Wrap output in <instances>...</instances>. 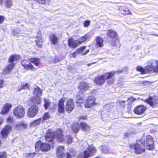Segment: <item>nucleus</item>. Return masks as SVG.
<instances>
[{
    "instance_id": "obj_43",
    "label": "nucleus",
    "mask_w": 158,
    "mask_h": 158,
    "mask_svg": "<svg viewBox=\"0 0 158 158\" xmlns=\"http://www.w3.org/2000/svg\"><path fill=\"white\" fill-rule=\"evenodd\" d=\"M80 98L78 96H77V98L78 100H77L76 102L77 103H82L83 101V99L81 97H80Z\"/></svg>"
},
{
    "instance_id": "obj_62",
    "label": "nucleus",
    "mask_w": 158,
    "mask_h": 158,
    "mask_svg": "<svg viewBox=\"0 0 158 158\" xmlns=\"http://www.w3.org/2000/svg\"><path fill=\"white\" fill-rule=\"evenodd\" d=\"M89 49H88V50H87L86 51V52H87L88 53L89 52Z\"/></svg>"
},
{
    "instance_id": "obj_56",
    "label": "nucleus",
    "mask_w": 158,
    "mask_h": 158,
    "mask_svg": "<svg viewBox=\"0 0 158 158\" xmlns=\"http://www.w3.org/2000/svg\"><path fill=\"white\" fill-rule=\"evenodd\" d=\"M72 156L69 153H68L67 154L66 158H71Z\"/></svg>"
},
{
    "instance_id": "obj_61",
    "label": "nucleus",
    "mask_w": 158,
    "mask_h": 158,
    "mask_svg": "<svg viewBox=\"0 0 158 158\" xmlns=\"http://www.w3.org/2000/svg\"><path fill=\"white\" fill-rule=\"evenodd\" d=\"M89 49H88V50H87L86 51V52H87L88 53L89 52Z\"/></svg>"
},
{
    "instance_id": "obj_23",
    "label": "nucleus",
    "mask_w": 158,
    "mask_h": 158,
    "mask_svg": "<svg viewBox=\"0 0 158 158\" xmlns=\"http://www.w3.org/2000/svg\"><path fill=\"white\" fill-rule=\"evenodd\" d=\"M42 93V90L38 86L36 85H34L33 88V94L35 95V96H39L41 95Z\"/></svg>"
},
{
    "instance_id": "obj_58",
    "label": "nucleus",
    "mask_w": 158,
    "mask_h": 158,
    "mask_svg": "<svg viewBox=\"0 0 158 158\" xmlns=\"http://www.w3.org/2000/svg\"><path fill=\"white\" fill-rule=\"evenodd\" d=\"M3 121V118H2L0 117V125L2 123Z\"/></svg>"
},
{
    "instance_id": "obj_59",
    "label": "nucleus",
    "mask_w": 158,
    "mask_h": 158,
    "mask_svg": "<svg viewBox=\"0 0 158 158\" xmlns=\"http://www.w3.org/2000/svg\"><path fill=\"white\" fill-rule=\"evenodd\" d=\"M72 56L73 57H76V53H74L73 54H72Z\"/></svg>"
},
{
    "instance_id": "obj_36",
    "label": "nucleus",
    "mask_w": 158,
    "mask_h": 158,
    "mask_svg": "<svg viewBox=\"0 0 158 158\" xmlns=\"http://www.w3.org/2000/svg\"><path fill=\"white\" fill-rule=\"evenodd\" d=\"M88 37V35H87L86 34L84 36H83L81 39H80L79 40H78L79 41V42L80 44H81L83 42H85L87 39Z\"/></svg>"
},
{
    "instance_id": "obj_33",
    "label": "nucleus",
    "mask_w": 158,
    "mask_h": 158,
    "mask_svg": "<svg viewBox=\"0 0 158 158\" xmlns=\"http://www.w3.org/2000/svg\"><path fill=\"white\" fill-rule=\"evenodd\" d=\"M29 87V85L27 83H25V85H22L19 86L17 88V91H19L23 89H27Z\"/></svg>"
},
{
    "instance_id": "obj_14",
    "label": "nucleus",
    "mask_w": 158,
    "mask_h": 158,
    "mask_svg": "<svg viewBox=\"0 0 158 158\" xmlns=\"http://www.w3.org/2000/svg\"><path fill=\"white\" fill-rule=\"evenodd\" d=\"M12 127L10 125H6L1 131V135L2 137L6 138L11 131Z\"/></svg>"
},
{
    "instance_id": "obj_37",
    "label": "nucleus",
    "mask_w": 158,
    "mask_h": 158,
    "mask_svg": "<svg viewBox=\"0 0 158 158\" xmlns=\"http://www.w3.org/2000/svg\"><path fill=\"white\" fill-rule=\"evenodd\" d=\"M41 40H42L38 39H36L35 40L36 45L40 48L41 47L43 44Z\"/></svg>"
},
{
    "instance_id": "obj_18",
    "label": "nucleus",
    "mask_w": 158,
    "mask_h": 158,
    "mask_svg": "<svg viewBox=\"0 0 158 158\" xmlns=\"http://www.w3.org/2000/svg\"><path fill=\"white\" fill-rule=\"evenodd\" d=\"M146 108L143 105L139 106L136 107L134 110L135 113L138 114H141L144 113Z\"/></svg>"
},
{
    "instance_id": "obj_57",
    "label": "nucleus",
    "mask_w": 158,
    "mask_h": 158,
    "mask_svg": "<svg viewBox=\"0 0 158 158\" xmlns=\"http://www.w3.org/2000/svg\"><path fill=\"white\" fill-rule=\"evenodd\" d=\"M4 3V0H0V5L2 6Z\"/></svg>"
},
{
    "instance_id": "obj_7",
    "label": "nucleus",
    "mask_w": 158,
    "mask_h": 158,
    "mask_svg": "<svg viewBox=\"0 0 158 158\" xmlns=\"http://www.w3.org/2000/svg\"><path fill=\"white\" fill-rule=\"evenodd\" d=\"M35 151L38 152L39 149L43 152H46L49 150L50 146L48 143H42L41 141L37 142L35 146Z\"/></svg>"
},
{
    "instance_id": "obj_50",
    "label": "nucleus",
    "mask_w": 158,
    "mask_h": 158,
    "mask_svg": "<svg viewBox=\"0 0 158 158\" xmlns=\"http://www.w3.org/2000/svg\"><path fill=\"white\" fill-rule=\"evenodd\" d=\"M39 3L44 4L46 1V0H35Z\"/></svg>"
},
{
    "instance_id": "obj_2",
    "label": "nucleus",
    "mask_w": 158,
    "mask_h": 158,
    "mask_svg": "<svg viewBox=\"0 0 158 158\" xmlns=\"http://www.w3.org/2000/svg\"><path fill=\"white\" fill-rule=\"evenodd\" d=\"M118 72V71H112L104 73L101 75H98L95 77L94 81L98 85H102L106 80L113 77L115 74Z\"/></svg>"
},
{
    "instance_id": "obj_38",
    "label": "nucleus",
    "mask_w": 158,
    "mask_h": 158,
    "mask_svg": "<svg viewBox=\"0 0 158 158\" xmlns=\"http://www.w3.org/2000/svg\"><path fill=\"white\" fill-rule=\"evenodd\" d=\"M50 117V116L48 112L45 113L44 114L43 118L42 119V122L44 120H46Z\"/></svg>"
},
{
    "instance_id": "obj_31",
    "label": "nucleus",
    "mask_w": 158,
    "mask_h": 158,
    "mask_svg": "<svg viewBox=\"0 0 158 158\" xmlns=\"http://www.w3.org/2000/svg\"><path fill=\"white\" fill-rule=\"evenodd\" d=\"M41 122H42V119L41 118H39L31 123L30 126L31 127L36 126L39 125Z\"/></svg>"
},
{
    "instance_id": "obj_30",
    "label": "nucleus",
    "mask_w": 158,
    "mask_h": 158,
    "mask_svg": "<svg viewBox=\"0 0 158 158\" xmlns=\"http://www.w3.org/2000/svg\"><path fill=\"white\" fill-rule=\"evenodd\" d=\"M29 60L31 62L33 63L36 66H38L40 64V60L38 58H32Z\"/></svg>"
},
{
    "instance_id": "obj_40",
    "label": "nucleus",
    "mask_w": 158,
    "mask_h": 158,
    "mask_svg": "<svg viewBox=\"0 0 158 158\" xmlns=\"http://www.w3.org/2000/svg\"><path fill=\"white\" fill-rule=\"evenodd\" d=\"M107 80V82L108 84H112L114 82V80L112 78V77L108 78Z\"/></svg>"
},
{
    "instance_id": "obj_19",
    "label": "nucleus",
    "mask_w": 158,
    "mask_h": 158,
    "mask_svg": "<svg viewBox=\"0 0 158 158\" xmlns=\"http://www.w3.org/2000/svg\"><path fill=\"white\" fill-rule=\"evenodd\" d=\"M56 135V134H55ZM55 136V133L51 132L49 131H47L46 135L45 137V140L46 141L50 142H52Z\"/></svg>"
},
{
    "instance_id": "obj_32",
    "label": "nucleus",
    "mask_w": 158,
    "mask_h": 158,
    "mask_svg": "<svg viewBox=\"0 0 158 158\" xmlns=\"http://www.w3.org/2000/svg\"><path fill=\"white\" fill-rule=\"evenodd\" d=\"M3 4L6 7H10L13 5L12 1V0H4Z\"/></svg>"
},
{
    "instance_id": "obj_52",
    "label": "nucleus",
    "mask_w": 158,
    "mask_h": 158,
    "mask_svg": "<svg viewBox=\"0 0 158 158\" xmlns=\"http://www.w3.org/2000/svg\"><path fill=\"white\" fill-rule=\"evenodd\" d=\"M87 118V116H82L81 117L79 118V120H81L82 119H86Z\"/></svg>"
},
{
    "instance_id": "obj_17",
    "label": "nucleus",
    "mask_w": 158,
    "mask_h": 158,
    "mask_svg": "<svg viewBox=\"0 0 158 158\" xmlns=\"http://www.w3.org/2000/svg\"><path fill=\"white\" fill-rule=\"evenodd\" d=\"M64 147L62 146H58L56 149V154L59 158H62L65 154L64 153Z\"/></svg>"
},
{
    "instance_id": "obj_63",
    "label": "nucleus",
    "mask_w": 158,
    "mask_h": 158,
    "mask_svg": "<svg viewBox=\"0 0 158 158\" xmlns=\"http://www.w3.org/2000/svg\"><path fill=\"white\" fill-rule=\"evenodd\" d=\"M154 35V36H158V35H157V34H154V35Z\"/></svg>"
},
{
    "instance_id": "obj_16",
    "label": "nucleus",
    "mask_w": 158,
    "mask_h": 158,
    "mask_svg": "<svg viewBox=\"0 0 158 158\" xmlns=\"http://www.w3.org/2000/svg\"><path fill=\"white\" fill-rule=\"evenodd\" d=\"M74 102L72 99L67 100L65 109L67 111H71L74 108Z\"/></svg>"
},
{
    "instance_id": "obj_60",
    "label": "nucleus",
    "mask_w": 158,
    "mask_h": 158,
    "mask_svg": "<svg viewBox=\"0 0 158 158\" xmlns=\"http://www.w3.org/2000/svg\"><path fill=\"white\" fill-rule=\"evenodd\" d=\"M87 53L86 52V51H85V52L82 53V55H86Z\"/></svg>"
},
{
    "instance_id": "obj_11",
    "label": "nucleus",
    "mask_w": 158,
    "mask_h": 158,
    "mask_svg": "<svg viewBox=\"0 0 158 158\" xmlns=\"http://www.w3.org/2000/svg\"><path fill=\"white\" fill-rule=\"evenodd\" d=\"M38 112V107L36 106H32L28 110L27 115L30 118L34 117Z\"/></svg>"
},
{
    "instance_id": "obj_13",
    "label": "nucleus",
    "mask_w": 158,
    "mask_h": 158,
    "mask_svg": "<svg viewBox=\"0 0 158 158\" xmlns=\"http://www.w3.org/2000/svg\"><path fill=\"white\" fill-rule=\"evenodd\" d=\"M21 64L24 68L26 69L33 71L34 68L31 63L28 60H23L21 62Z\"/></svg>"
},
{
    "instance_id": "obj_47",
    "label": "nucleus",
    "mask_w": 158,
    "mask_h": 158,
    "mask_svg": "<svg viewBox=\"0 0 158 158\" xmlns=\"http://www.w3.org/2000/svg\"><path fill=\"white\" fill-rule=\"evenodd\" d=\"M7 122L9 123H11L13 122V118L10 117L7 119Z\"/></svg>"
},
{
    "instance_id": "obj_8",
    "label": "nucleus",
    "mask_w": 158,
    "mask_h": 158,
    "mask_svg": "<svg viewBox=\"0 0 158 158\" xmlns=\"http://www.w3.org/2000/svg\"><path fill=\"white\" fill-rule=\"evenodd\" d=\"M13 114L17 118H22L24 115L25 111L24 108L21 106H19L13 110Z\"/></svg>"
},
{
    "instance_id": "obj_1",
    "label": "nucleus",
    "mask_w": 158,
    "mask_h": 158,
    "mask_svg": "<svg viewBox=\"0 0 158 158\" xmlns=\"http://www.w3.org/2000/svg\"><path fill=\"white\" fill-rule=\"evenodd\" d=\"M137 71L141 72V74H145L151 72H158V61L152 60L148 63V65L143 68L140 66H137L136 68Z\"/></svg>"
},
{
    "instance_id": "obj_39",
    "label": "nucleus",
    "mask_w": 158,
    "mask_h": 158,
    "mask_svg": "<svg viewBox=\"0 0 158 158\" xmlns=\"http://www.w3.org/2000/svg\"><path fill=\"white\" fill-rule=\"evenodd\" d=\"M7 157L6 153L5 152H0V158H6Z\"/></svg>"
},
{
    "instance_id": "obj_26",
    "label": "nucleus",
    "mask_w": 158,
    "mask_h": 158,
    "mask_svg": "<svg viewBox=\"0 0 158 158\" xmlns=\"http://www.w3.org/2000/svg\"><path fill=\"white\" fill-rule=\"evenodd\" d=\"M32 104H33L32 106H36L37 105L40 104V98L39 96H35L32 98L31 100Z\"/></svg>"
},
{
    "instance_id": "obj_20",
    "label": "nucleus",
    "mask_w": 158,
    "mask_h": 158,
    "mask_svg": "<svg viewBox=\"0 0 158 158\" xmlns=\"http://www.w3.org/2000/svg\"><path fill=\"white\" fill-rule=\"evenodd\" d=\"M12 105L10 103L5 104L2 109L1 114H7L12 107Z\"/></svg>"
},
{
    "instance_id": "obj_53",
    "label": "nucleus",
    "mask_w": 158,
    "mask_h": 158,
    "mask_svg": "<svg viewBox=\"0 0 158 158\" xmlns=\"http://www.w3.org/2000/svg\"><path fill=\"white\" fill-rule=\"evenodd\" d=\"M24 124L23 123L20 122L16 125V127L18 128L19 126H23L24 125Z\"/></svg>"
},
{
    "instance_id": "obj_64",
    "label": "nucleus",
    "mask_w": 158,
    "mask_h": 158,
    "mask_svg": "<svg viewBox=\"0 0 158 158\" xmlns=\"http://www.w3.org/2000/svg\"><path fill=\"white\" fill-rule=\"evenodd\" d=\"M91 64H88V65L89 66V65H91Z\"/></svg>"
},
{
    "instance_id": "obj_29",
    "label": "nucleus",
    "mask_w": 158,
    "mask_h": 158,
    "mask_svg": "<svg viewBox=\"0 0 158 158\" xmlns=\"http://www.w3.org/2000/svg\"><path fill=\"white\" fill-rule=\"evenodd\" d=\"M72 128L73 131L75 133H77L79 129V125L77 123H74L72 126Z\"/></svg>"
},
{
    "instance_id": "obj_48",
    "label": "nucleus",
    "mask_w": 158,
    "mask_h": 158,
    "mask_svg": "<svg viewBox=\"0 0 158 158\" xmlns=\"http://www.w3.org/2000/svg\"><path fill=\"white\" fill-rule=\"evenodd\" d=\"M135 99H134L132 97H130L128 98L127 101H128L129 102L131 103V102L134 101Z\"/></svg>"
},
{
    "instance_id": "obj_54",
    "label": "nucleus",
    "mask_w": 158,
    "mask_h": 158,
    "mask_svg": "<svg viewBox=\"0 0 158 158\" xmlns=\"http://www.w3.org/2000/svg\"><path fill=\"white\" fill-rule=\"evenodd\" d=\"M13 34L14 35L17 37L19 35H18V33L16 32L15 31H14L13 32Z\"/></svg>"
},
{
    "instance_id": "obj_46",
    "label": "nucleus",
    "mask_w": 158,
    "mask_h": 158,
    "mask_svg": "<svg viewBox=\"0 0 158 158\" xmlns=\"http://www.w3.org/2000/svg\"><path fill=\"white\" fill-rule=\"evenodd\" d=\"M53 61L55 62H57L60 61V60L58 59L56 56H54L53 58Z\"/></svg>"
},
{
    "instance_id": "obj_21",
    "label": "nucleus",
    "mask_w": 158,
    "mask_h": 158,
    "mask_svg": "<svg viewBox=\"0 0 158 158\" xmlns=\"http://www.w3.org/2000/svg\"><path fill=\"white\" fill-rule=\"evenodd\" d=\"M68 44L69 46L73 48H76L80 45L78 40H74L72 38H70L69 40Z\"/></svg>"
},
{
    "instance_id": "obj_5",
    "label": "nucleus",
    "mask_w": 158,
    "mask_h": 158,
    "mask_svg": "<svg viewBox=\"0 0 158 158\" xmlns=\"http://www.w3.org/2000/svg\"><path fill=\"white\" fill-rule=\"evenodd\" d=\"M144 139H141L137 141L135 145L130 146L131 149H134L135 152L136 154H140L145 151V144L144 143Z\"/></svg>"
},
{
    "instance_id": "obj_28",
    "label": "nucleus",
    "mask_w": 158,
    "mask_h": 158,
    "mask_svg": "<svg viewBox=\"0 0 158 158\" xmlns=\"http://www.w3.org/2000/svg\"><path fill=\"white\" fill-rule=\"evenodd\" d=\"M96 46L99 47H102L103 46V40L102 38L99 37H97L96 38Z\"/></svg>"
},
{
    "instance_id": "obj_9",
    "label": "nucleus",
    "mask_w": 158,
    "mask_h": 158,
    "mask_svg": "<svg viewBox=\"0 0 158 158\" xmlns=\"http://www.w3.org/2000/svg\"><path fill=\"white\" fill-rule=\"evenodd\" d=\"M144 143L146 144V146L147 149L152 150L154 148V141L152 136L148 135L147 136L145 142H144Z\"/></svg>"
},
{
    "instance_id": "obj_35",
    "label": "nucleus",
    "mask_w": 158,
    "mask_h": 158,
    "mask_svg": "<svg viewBox=\"0 0 158 158\" xmlns=\"http://www.w3.org/2000/svg\"><path fill=\"white\" fill-rule=\"evenodd\" d=\"M81 126L82 129L85 131L88 130L89 128V126L85 123H81Z\"/></svg>"
},
{
    "instance_id": "obj_45",
    "label": "nucleus",
    "mask_w": 158,
    "mask_h": 158,
    "mask_svg": "<svg viewBox=\"0 0 158 158\" xmlns=\"http://www.w3.org/2000/svg\"><path fill=\"white\" fill-rule=\"evenodd\" d=\"M90 21L89 20H87L85 22L84 26L85 27H88L89 25Z\"/></svg>"
},
{
    "instance_id": "obj_24",
    "label": "nucleus",
    "mask_w": 158,
    "mask_h": 158,
    "mask_svg": "<svg viewBox=\"0 0 158 158\" xmlns=\"http://www.w3.org/2000/svg\"><path fill=\"white\" fill-rule=\"evenodd\" d=\"M65 99L62 98L59 102L58 104V111L60 113H63L64 112V102Z\"/></svg>"
},
{
    "instance_id": "obj_10",
    "label": "nucleus",
    "mask_w": 158,
    "mask_h": 158,
    "mask_svg": "<svg viewBox=\"0 0 158 158\" xmlns=\"http://www.w3.org/2000/svg\"><path fill=\"white\" fill-rule=\"evenodd\" d=\"M108 35L111 39V44L112 45H116V40L118 38V35L115 31L109 30L107 33Z\"/></svg>"
},
{
    "instance_id": "obj_15",
    "label": "nucleus",
    "mask_w": 158,
    "mask_h": 158,
    "mask_svg": "<svg viewBox=\"0 0 158 158\" xmlns=\"http://www.w3.org/2000/svg\"><path fill=\"white\" fill-rule=\"evenodd\" d=\"M144 102L154 107L158 106V98H153L151 97H149V98L145 99Z\"/></svg>"
},
{
    "instance_id": "obj_49",
    "label": "nucleus",
    "mask_w": 158,
    "mask_h": 158,
    "mask_svg": "<svg viewBox=\"0 0 158 158\" xmlns=\"http://www.w3.org/2000/svg\"><path fill=\"white\" fill-rule=\"evenodd\" d=\"M36 39H38L42 40L41 38V33L40 32H38V33Z\"/></svg>"
},
{
    "instance_id": "obj_41",
    "label": "nucleus",
    "mask_w": 158,
    "mask_h": 158,
    "mask_svg": "<svg viewBox=\"0 0 158 158\" xmlns=\"http://www.w3.org/2000/svg\"><path fill=\"white\" fill-rule=\"evenodd\" d=\"M102 150L104 152L107 153L108 152V148L106 146H104L102 148Z\"/></svg>"
},
{
    "instance_id": "obj_34",
    "label": "nucleus",
    "mask_w": 158,
    "mask_h": 158,
    "mask_svg": "<svg viewBox=\"0 0 158 158\" xmlns=\"http://www.w3.org/2000/svg\"><path fill=\"white\" fill-rule=\"evenodd\" d=\"M44 106L45 109L48 108L49 106L51 104V102L50 100L48 99H44Z\"/></svg>"
},
{
    "instance_id": "obj_22",
    "label": "nucleus",
    "mask_w": 158,
    "mask_h": 158,
    "mask_svg": "<svg viewBox=\"0 0 158 158\" xmlns=\"http://www.w3.org/2000/svg\"><path fill=\"white\" fill-rule=\"evenodd\" d=\"M79 88L80 89V91L79 92V95L81 93H83L85 91L89 88L87 83L85 82H82L80 83V86Z\"/></svg>"
},
{
    "instance_id": "obj_27",
    "label": "nucleus",
    "mask_w": 158,
    "mask_h": 158,
    "mask_svg": "<svg viewBox=\"0 0 158 158\" xmlns=\"http://www.w3.org/2000/svg\"><path fill=\"white\" fill-rule=\"evenodd\" d=\"M50 38L53 44H56L58 42V38L54 34L52 33L51 34Z\"/></svg>"
},
{
    "instance_id": "obj_6",
    "label": "nucleus",
    "mask_w": 158,
    "mask_h": 158,
    "mask_svg": "<svg viewBox=\"0 0 158 158\" xmlns=\"http://www.w3.org/2000/svg\"><path fill=\"white\" fill-rule=\"evenodd\" d=\"M96 152V149L93 145L89 146L87 150L84 152V153H81L79 155L77 158H88L89 156L94 155Z\"/></svg>"
},
{
    "instance_id": "obj_3",
    "label": "nucleus",
    "mask_w": 158,
    "mask_h": 158,
    "mask_svg": "<svg viewBox=\"0 0 158 158\" xmlns=\"http://www.w3.org/2000/svg\"><path fill=\"white\" fill-rule=\"evenodd\" d=\"M62 131L61 129H57L56 132V138L59 142H64L68 144L72 143L73 138L70 135H68L64 137L62 134Z\"/></svg>"
},
{
    "instance_id": "obj_12",
    "label": "nucleus",
    "mask_w": 158,
    "mask_h": 158,
    "mask_svg": "<svg viewBox=\"0 0 158 158\" xmlns=\"http://www.w3.org/2000/svg\"><path fill=\"white\" fill-rule=\"evenodd\" d=\"M95 98L94 97L90 96L88 97L86 99L85 106L86 108H90L95 104Z\"/></svg>"
},
{
    "instance_id": "obj_55",
    "label": "nucleus",
    "mask_w": 158,
    "mask_h": 158,
    "mask_svg": "<svg viewBox=\"0 0 158 158\" xmlns=\"http://www.w3.org/2000/svg\"><path fill=\"white\" fill-rule=\"evenodd\" d=\"M3 81L2 80H0V88L2 87Z\"/></svg>"
},
{
    "instance_id": "obj_44",
    "label": "nucleus",
    "mask_w": 158,
    "mask_h": 158,
    "mask_svg": "<svg viewBox=\"0 0 158 158\" xmlns=\"http://www.w3.org/2000/svg\"><path fill=\"white\" fill-rule=\"evenodd\" d=\"M85 46L81 47L79 49H77L76 51L77 52H82L85 49Z\"/></svg>"
},
{
    "instance_id": "obj_4",
    "label": "nucleus",
    "mask_w": 158,
    "mask_h": 158,
    "mask_svg": "<svg viewBox=\"0 0 158 158\" xmlns=\"http://www.w3.org/2000/svg\"><path fill=\"white\" fill-rule=\"evenodd\" d=\"M20 58L19 56L16 55H14L11 56L8 60L9 62L10 63L3 70V73L4 74H6L9 73L13 69L15 63L14 62Z\"/></svg>"
},
{
    "instance_id": "obj_42",
    "label": "nucleus",
    "mask_w": 158,
    "mask_h": 158,
    "mask_svg": "<svg viewBox=\"0 0 158 158\" xmlns=\"http://www.w3.org/2000/svg\"><path fill=\"white\" fill-rule=\"evenodd\" d=\"M125 101H119L118 103L122 107H124L125 106Z\"/></svg>"
},
{
    "instance_id": "obj_51",
    "label": "nucleus",
    "mask_w": 158,
    "mask_h": 158,
    "mask_svg": "<svg viewBox=\"0 0 158 158\" xmlns=\"http://www.w3.org/2000/svg\"><path fill=\"white\" fill-rule=\"evenodd\" d=\"M4 20V18L3 16H0V23H2Z\"/></svg>"
},
{
    "instance_id": "obj_25",
    "label": "nucleus",
    "mask_w": 158,
    "mask_h": 158,
    "mask_svg": "<svg viewBox=\"0 0 158 158\" xmlns=\"http://www.w3.org/2000/svg\"><path fill=\"white\" fill-rule=\"evenodd\" d=\"M120 12L125 15L129 14L130 11L129 9L124 6H120L119 9Z\"/></svg>"
}]
</instances>
